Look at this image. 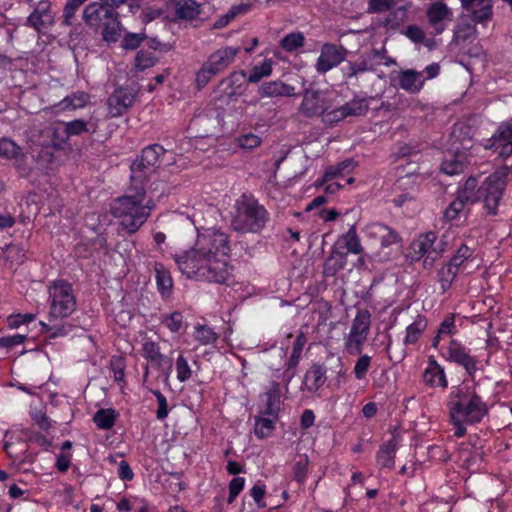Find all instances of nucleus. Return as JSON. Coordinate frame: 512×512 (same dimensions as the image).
I'll return each instance as SVG.
<instances>
[{"mask_svg": "<svg viewBox=\"0 0 512 512\" xmlns=\"http://www.w3.org/2000/svg\"><path fill=\"white\" fill-rule=\"evenodd\" d=\"M436 240V233L433 231H429L419 237L418 240L412 243V250L414 253L413 258L419 260L423 256L426 255L425 263L428 259L432 260V256H434V245Z\"/></svg>", "mask_w": 512, "mask_h": 512, "instance_id": "23", "label": "nucleus"}, {"mask_svg": "<svg viewBox=\"0 0 512 512\" xmlns=\"http://www.w3.org/2000/svg\"><path fill=\"white\" fill-rule=\"evenodd\" d=\"M371 327V314L367 309H358L352 321L351 330L368 337Z\"/></svg>", "mask_w": 512, "mask_h": 512, "instance_id": "41", "label": "nucleus"}, {"mask_svg": "<svg viewBox=\"0 0 512 512\" xmlns=\"http://www.w3.org/2000/svg\"><path fill=\"white\" fill-rule=\"evenodd\" d=\"M372 99V97H360L359 95H355L353 99L342 105L346 117L364 116L369 110V101Z\"/></svg>", "mask_w": 512, "mask_h": 512, "instance_id": "34", "label": "nucleus"}, {"mask_svg": "<svg viewBox=\"0 0 512 512\" xmlns=\"http://www.w3.org/2000/svg\"><path fill=\"white\" fill-rule=\"evenodd\" d=\"M278 415H264L255 417L254 433L257 438L264 439L272 435Z\"/></svg>", "mask_w": 512, "mask_h": 512, "instance_id": "33", "label": "nucleus"}, {"mask_svg": "<svg viewBox=\"0 0 512 512\" xmlns=\"http://www.w3.org/2000/svg\"><path fill=\"white\" fill-rule=\"evenodd\" d=\"M465 163L457 155L448 154L441 163V171L447 175H456L464 170Z\"/></svg>", "mask_w": 512, "mask_h": 512, "instance_id": "45", "label": "nucleus"}, {"mask_svg": "<svg viewBox=\"0 0 512 512\" xmlns=\"http://www.w3.org/2000/svg\"><path fill=\"white\" fill-rule=\"evenodd\" d=\"M215 75H217V73L205 62L196 73L195 83L198 89L205 87Z\"/></svg>", "mask_w": 512, "mask_h": 512, "instance_id": "60", "label": "nucleus"}, {"mask_svg": "<svg viewBox=\"0 0 512 512\" xmlns=\"http://www.w3.org/2000/svg\"><path fill=\"white\" fill-rule=\"evenodd\" d=\"M366 341L367 336L350 329L348 336L345 338L346 351L350 355L361 354Z\"/></svg>", "mask_w": 512, "mask_h": 512, "instance_id": "42", "label": "nucleus"}, {"mask_svg": "<svg viewBox=\"0 0 512 512\" xmlns=\"http://www.w3.org/2000/svg\"><path fill=\"white\" fill-rule=\"evenodd\" d=\"M305 37L301 32H292L284 36L280 41V46L286 52H294L304 45Z\"/></svg>", "mask_w": 512, "mask_h": 512, "instance_id": "48", "label": "nucleus"}, {"mask_svg": "<svg viewBox=\"0 0 512 512\" xmlns=\"http://www.w3.org/2000/svg\"><path fill=\"white\" fill-rule=\"evenodd\" d=\"M246 82L247 73L244 70L234 71L220 82L219 87H223V92L228 98H232L235 95L242 94Z\"/></svg>", "mask_w": 512, "mask_h": 512, "instance_id": "21", "label": "nucleus"}, {"mask_svg": "<svg viewBox=\"0 0 512 512\" xmlns=\"http://www.w3.org/2000/svg\"><path fill=\"white\" fill-rule=\"evenodd\" d=\"M327 109L324 97L318 91L306 90L300 105V111L306 117L321 116Z\"/></svg>", "mask_w": 512, "mask_h": 512, "instance_id": "18", "label": "nucleus"}, {"mask_svg": "<svg viewBox=\"0 0 512 512\" xmlns=\"http://www.w3.org/2000/svg\"><path fill=\"white\" fill-rule=\"evenodd\" d=\"M250 4H240L232 6L225 14L220 16L213 24L214 28L222 29L226 27L235 17L250 11Z\"/></svg>", "mask_w": 512, "mask_h": 512, "instance_id": "39", "label": "nucleus"}, {"mask_svg": "<svg viewBox=\"0 0 512 512\" xmlns=\"http://www.w3.org/2000/svg\"><path fill=\"white\" fill-rule=\"evenodd\" d=\"M175 369L177 380L181 383L187 382L193 375L191 366L189 365L187 358L182 353L179 354L176 359Z\"/></svg>", "mask_w": 512, "mask_h": 512, "instance_id": "54", "label": "nucleus"}, {"mask_svg": "<svg viewBox=\"0 0 512 512\" xmlns=\"http://www.w3.org/2000/svg\"><path fill=\"white\" fill-rule=\"evenodd\" d=\"M230 253L229 235L220 229L209 228L198 232L194 246L175 254L174 260L189 279L224 284L233 271L229 264Z\"/></svg>", "mask_w": 512, "mask_h": 512, "instance_id": "1", "label": "nucleus"}, {"mask_svg": "<svg viewBox=\"0 0 512 512\" xmlns=\"http://www.w3.org/2000/svg\"><path fill=\"white\" fill-rule=\"evenodd\" d=\"M506 175L502 172H494L485 178L477 188L474 203L482 204L483 215L486 218H494L499 215V207L506 190Z\"/></svg>", "mask_w": 512, "mask_h": 512, "instance_id": "5", "label": "nucleus"}, {"mask_svg": "<svg viewBox=\"0 0 512 512\" xmlns=\"http://www.w3.org/2000/svg\"><path fill=\"white\" fill-rule=\"evenodd\" d=\"M360 357L357 359L353 373L357 380H362L366 377L372 363V358L367 354H359Z\"/></svg>", "mask_w": 512, "mask_h": 512, "instance_id": "58", "label": "nucleus"}, {"mask_svg": "<svg viewBox=\"0 0 512 512\" xmlns=\"http://www.w3.org/2000/svg\"><path fill=\"white\" fill-rule=\"evenodd\" d=\"M272 73V61L265 59L260 65H255L247 75V82L257 83L262 78L268 77Z\"/></svg>", "mask_w": 512, "mask_h": 512, "instance_id": "46", "label": "nucleus"}, {"mask_svg": "<svg viewBox=\"0 0 512 512\" xmlns=\"http://www.w3.org/2000/svg\"><path fill=\"white\" fill-rule=\"evenodd\" d=\"M42 326V332L47 335L50 339H55L57 337H63L68 335L72 330V325L68 323L61 324H47L44 322L40 323Z\"/></svg>", "mask_w": 512, "mask_h": 512, "instance_id": "49", "label": "nucleus"}, {"mask_svg": "<svg viewBox=\"0 0 512 512\" xmlns=\"http://www.w3.org/2000/svg\"><path fill=\"white\" fill-rule=\"evenodd\" d=\"M146 39H147V35L144 32H142V33L128 32L124 35V37L122 39L121 46L125 50H135L138 47H140L142 42Z\"/></svg>", "mask_w": 512, "mask_h": 512, "instance_id": "59", "label": "nucleus"}, {"mask_svg": "<svg viewBox=\"0 0 512 512\" xmlns=\"http://www.w3.org/2000/svg\"><path fill=\"white\" fill-rule=\"evenodd\" d=\"M346 263L347 253L334 248L330 256L324 262L323 274L326 277H333L340 270L344 269Z\"/></svg>", "mask_w": 512, "mask_h": 512, "instance_id": "28", "label": "nucleus"}, {"mask_svg": "<svg viewBox=\"0 0 512 512\" xmlns=\"http://www.w3.org/2000/svg\"><path fill=\"white\" fill-rule=\"evenodd\" d=\"M261 97L291 96L294 94V87L280 81L267 82L259 89Z\"/></svg>", "mask_w": 512, "mask_h": 512, "instance_id": "32", "label": "nucleus"}, {"mask_svg": "<svg viewBox=\"0 0 512 512\" xmlns=\"http://www.w3.org/2000/svg\"><path fill=\"white\" fill-rule=\"evenodd\" d=\"M425 77L422 71L406 69L399 72L398 85L401 89L410 94H417L425 84Z\"/></svg>", "mask_w": 512, "mask_h": 512, "instance_id": "19", "label": "nucleus"}, {"mask_svg": "<svg viewBox=\"0 0 512 512\" xmlns=\"http://www.w3.org/2000/svg\"><path fill=\"white\" fill-rule=\"evenodd\" d=\"M270 222V213L254 195L243 193L231 211V228L239 234H258Z\"/></svg>", "mask_w": 512, "mask_h": 512, "instance_id": "3", "label": "nucleus"}, {"mask_svg": "<svg viewBox=\"0 0 512 512\" xmlns=\"http://www.w3.org/2000/svg\"><path fill=\"white\" fill-rule=\"evenodd\" d=\"M134 185L133 189L115 198L110 205L111 214L119 220L120 226L129 235L135 234L143 226L152 210V206L145 204V186Z\"/></svg>", "mask_w": 512, "mask_h": 512, "instance_id": "2", "label": "nucleus"}, {"mask_svg": "<svg viewBox=\"0 0 512 512\" xmlns=\"http://www.w3.org/2000/svg\"><path fill=\"white\" fill-rule=\"evenodd\" d=\"M156 61L157 58L152 52L141 49L136 54L134 66L137 70L143 71L147 68L153 67Z\"/></svg>", "mask_w": 512, "mask_h": 512, "instance_id": "55", "label": "nucleus"}, {"mask_svg": "<svg viewBox=\"0 0 512 512\" xmlns=\"http://www.w3.org/2000/svg\"><path fill=\"white\" fill-rule=\"evenodd\" d=\"M135 100V94L131 88L118 87L108 97L107 105L112 117L121 116Z\"/></svg>", "mask_w": 512, "mask_h": 512, "instance_id": "11", "label": "nucleus"}, {"mask_svg": "<svg viewBox=\"0 0 512 512\" xmlns=\"http://www.w3.org/2000/svg\"><path fill=\"white\" fill-rule=\"evenodd\" d=\"M469 204L472 203L471 201L468 200L467 196L459 195L456 193L455 199L448 205V207L444 211V219L446 221L456 220L459 217L460 213Z\"/></svg>", "mask_w": 512, "mask_h": 512, "instance_id": "37", "label": "nucleus"}, {"mask_svg": "<svg viewBox=\"0 0 512 512\" xmlns=\"http://www.w3.org/2000/svg\"><path fill=\"white\" fill-rule=\"evenodd\" d=\"M100 28H102V37L104 41L108 43L117 42L121 35L119 14H113L110 18H106Z\"/></svg>", "mask_w": 512, "mask_h": 512, "instance_id": "31", "label": "nucleus"}, {"mask_svg": "<svg viewBox=\"0 0 512 512\" xmlns=\"http://www.w3.org/2000/svg\"><path fill=\"white\" fill-rule=\"evenodd\" d=\"M160 323L164 325L170 332L178 333L183 325V314L180 311L162 314Z\"/></svg>", "mask_w": 512, "mask_h": 512, "instance_id": "47", "label": "nucleus"}, {"mask_svg": "<svg viewBox=\"0 0 512 512\" xmlns=\"http://www.w3.org/2000/svg\"><path fill=\"white\" fill-rule=\"evenodd\" d=\"M49 321L67 318L76 310V298L73 287L65 280H58L50 287Z\"/></svg>", "mask_w": 512, "mask_h": 512, "instance_id": "7", "label": "nucleus"}, {"mask_svg": "<svg viewBox=\"0 0 512 512\" xmlns=\"http://www.w3.org/2000/svg\"><path fill=\"white\" fill-rule=\"evenodd\" d=\"M347 49L332 43H325L321 47L320 55L316 62V70L325 74L329 70L342 63L347 56Z\"/></svg>", "mask_w": 512, "mask_h": 512, "instance_id": "10", "label": "nucleus"}, {"mask_svg": "<svg viewBox=\"0 0 512 512\" xmlns=\"http://www.w3.org/2000/svg\"><path fill=\"white\" fill-rule=\"evenodd\" d=\"M447 407L451 419L466 421L469 425L480 423L489 413L487 403L474 389L467 386L452 388Z\"/></svg>", "mask_w": 512, "mask_h": 512, "instance_id": "4", "label": "nucleus"}, {"mask_svg": "<svg viewBox=\"0 0 512 512\" xmlns=\"http://www.w3.org/2000/svg\"><path fill=\"white\" fill-rule=\"evenodd\" d=\"M87 0H67L63 8L62 25L69 27L74 24L76 12Z\"/></svg>", "mask_w": 512, "mask_h": 512, "instance_id": "51", "label": "nucleus"}, {"mask_svg": "<svg viewBox=\"0 0 512 512\" xmlns=\"http://www.w3.org/2000/svg\"><path fill=\"white\" fill-rule=\"evenodd\" d=\"M166 153L160 144H151L142 149L130 166L133 184L144 185L148 178L160 167L161 157Z\"/></svg>", "mask_w": 512, "mask_h": 512, "instance_id": "6", "label": "nucleus"}, {"mask_svg": "<svg viewBox=\"0 0 512 512\" xmlns=\"http://www.w3.org/2000/svg\"><path fill=\"white\" fill-rule=\"evenodd\" d=\"M327 368L324 364H312L304 374L301 390L314 394L319 391L327 381Z\"/></svg>", "mask_w": 512, "mask_h": 512, "instance_id": "13", "label": "nucleus"}, {"mask_svg": "<svg viewBox=\"0 0 512 512\" xmlns=\"http://www.w3.org/2000/svg\"><path fill=\"white\" fill-rule=\"evenodd\" d=\"M368 70H372V68L369 67L368 59L364 56H360L355 61H348L342 68V73L344 78L350 79Z\"/></svg>", "mask_w": 512, "mask_h": 512, "instance_id": "40", "label": "nucleus"}, {"mask_svg": "<svg viewBox=\"0 0 512 512\" xmlns=\"http://www.w3.org/2000/svg\"><path fill=\"white\" fill-rule=\"evenodd\" d=\"M490 141V147L499 150L500 156H510L512 154V119L502 122Z\"/></svg>", "mask_w": 512, "mask_h": 512, "instance_id": "14", "label": "nucleus"}, {"mask_svg": "<svg viewBox=\"0 0 512 512\" xmlns=\"http://www.w3.org/2000/svg\"><path fill=\"white\" fill-rule=\"evenodd\" d=\"M155 280L157 290L162 298H168L173 289V279L170 271L161 262L154 263Z\"/></svg>", "mask_w": 512, "mask_h": 512, "instance_id": "25", "label": "nucleus"}, {"mask_svg": "<svg viewBox=\"0 0 512 512\" xmlns=\"http://www.w3.org/2000/svg\"><path fill=\"white\" fill-rule=\"evenodd\" d=\"M194 337L201 345H209L217 341L218 334L207 325H198L195 327Z\"/></svg>", "mask_w": 512, "mask_h": 512, "instance_id": "53", "label": "nucleus"}, {"mask_svg": "<svg viewBox=\"0 0 512 512\" xmlns=\"http://www.w3.org/2000/svg\"><path fill=\"white\" fill-rule=\"evenodd\" d=\"M266 404L262 411L264 415H279L281 403V385L277 381H272L269 389L265 392Z\"/></svg>", "mask_w": 512, "mask_h": 512, "instance_id": "27", "label": "nucleus"}, {"mask_svg": "<svg viewBox=\"0 0 512 512\" xmlns=\"http://www.w3.org/2000/svg\"><path fill=\"white\" fill-rule=\"evenodd\" d=\"M477 187V179L474 177H469L466 179L463 186L459 187L457 190V194L467 196L468 200L471 203H474V197L476 194Z\"/></svg>", "mask_w": 512, "mask_h": 512, "instance_id": "64", "label": "nucleus"}, {"mask_svg": "<svg viewBox=\"0 0 512 512\" xmlns=\"http://www.w3.org/2000/svg\"><path fill=\"white\" fill-rule=\"evenodd\" d=\"M118 413L112 409H99L93 417V421L99 429L109 430L115 425Z\"/></svg>", "mask_w": 512, "mask_h": 512, "instance_id": "38", "label": "nucleus"}, {"mask_svg": "<svg viewBox=\"0 0 512 512\" xmlns=\"http://www.w3.org/2000/svg\"><path fill=\"white\" fill-rule=\"evenodd\" d=\"M397 451V443L391 438L379 447L376 453V462L381 469L392 470L395 466V454Z\"/></svg>", "mask_w": 512, "mask_h": 512, "instance_id": "24", "label": "nucleus"}, {"mask_svg": "<svg viewBox=\"0 0 512 512\" xmlns=\"http://www.w3.org/2000/svg\"><path fill=\"white\" fill-rule=\"evenodd\" d=\"M427 319L424 315L419 314L416 319L406 327L403 343L405 345H414L421 338L427 328Z\"/></svg>", "mask_w": 512, "mask_h": 512, "instance_id": "30", "label": "nucleus"}, {"mask_svg": "<svg viewBox=\"0 0 512 512\" xmlns=\"http://www.w3.org/2000/svg\"><path fill=\"white\" fill-rule=\"evenodd\" d=\"M152 393L156 397L158 403V408L156 410V419L162 421L166 419L169 414L167 399L159 390H153Z\"/></svg>", "mask_w": 512, "mask_h": 512, "instance_id": "63", "label": "nucleus"}, {"mask_svg": "<svg viewBox=\"0 0 512 512\" xmlns=\"http://www.w3.org/2000/svg\"><path fill=\"white\" fill-rule=\"evenodd\" d=\"M473 258V250L466 244H462L448 261V264L455 268L458 272L463 264Z\"/></svg>", "mask_w": 512, "mask_h": 512, "instance_id": "52", "label": "nucleus"}, {"mask_svg": "<svg viewBox=\"0 0 512 512\" xmlns=\"http://www.w3.org/2000/svg\"><path fill=\"white\" fill-rule=\"evenodd\" d=\"M442 356L447 362L464 368L469 376L473 377L475 375L478 360L475 356L471 355L470 349L462 344L461 341L451 339Z\"/></svg>", "mask_w": 512, "mask_h": 512, "instance_id": "8", "label": "nucleus"}, {"mask_svg": "<svg viewBox=\"0 0 512 512\" xmlns=\"http://www.w3.org/2000/svg\"><path fill=\"white\" fill-rule=\"evenodd\" d=\"M35 161L40 169H50L55 162L54 152L50 148H42L37 152Z\"/></svg>", "mask_w": 512, "mask_h": 512, "instance_id": "61", "label": "nucleus"}, {"mask_svg": "<svg viewBox=\"0 0 512 512\" xmlns=\"http://www.w3.org/2000/svg\"><path fill=\"white\" fill-rule=\"evenodd\" d=\"M456 314L449 313L445 316L442 322L439 324L437 331L443 337L445 336H454L458 333V328L455 323Z\"/></svg>", "mask_w": 512, "mask_h": 512, "instance_id": "57", "label": "nucleus"}, {"mask_svg": "<svg viewBox=\"0 0 512 512\" xmlns=\"http://www.w3.org/2000/svg\"><path fill=\"white\" fill-rule=\"evenodd\" d=\"M461 7L474 23H485L493 16V0H460Z\"/></svg>", "mask_w": 512, "mask_h": 512, "instance_id": "12", "label": "nucleus"}, {"mask_svg": "<svg viewBox=\"0 0 512 512\" xmlns=\"http://www.w3.org/2000/svg\"><path fill=\"white\" fill-rule=\"evenodd\" d=\"M458 273L459 272L448 263L438 271V282L440 283V287L443 292H446L451 288V285Z\"/></svg>", "mask_w": 512, "mask_h": 512, "instance_id": "50", "label": "nucleus"}, {"mask_svg": "<svg viewBox=\"0 0 512 512\" xmlns=\"http://www.w3.org/2000/svg\"><path fill=\"white\" fill-rule=\"evenodd\" d=\"M142 356L157 367H161L166 361V356L160 352V346L158 343L148 340L142 345Z\"/></svg>", "mask_w": 512, "mask_h": 512, "instance_id": "35", "label": "nucleus"}, {"mask_svg": "<svg viewBox=\"0 0 512 512\" xmlns=\"http://www.w3.org/2000/svg\"><path fill=\"white\" fill-rule=\"evenodd\" d=\"M52 23V16L49 9L37 7L27 18V24L36 31H41Z\"/></svg>", "mask_w": 512, "mask_h": 512, "instance_id": "36", "label": "nucleus"}, {"mask_svg": "<svg viewBox=\"0 0 512 512\" xmlns=\"http://www.w3.org/2000/svg\"><path fill=\"white\" fill-rule=\"evenodd\" d=\"M90 100L89 94L84 91H76L67 95L61 105L64 109H79L84 107Z\"/></svg>", "mask_w": 512, "mask_h": 512, "instance_id": "44", "label": "nucleus"}, {"mask_svg": "<svg viewBox=\"0 0 512 512\" xmlns=\"http://www.w3.org/2000/svg\"><path fill=\"white\" fill-rule=\"evenodd\" d=\"M347 252L359 255L363 252V247L357 235L356 227L352 225L348 231L341 236Z\"/></svg>", "mask_w": 512, "mask_h": 512, "instance_id": "43", "label": "nucleus"}, {"mask_svg": "<svg viewBox=\"0 0 512 512\" xmlns=\"http://www.w3.org/2000/svg\"><path fill=\"white\" fill-rule=\"evenodd\" d=\"M356 166L357 162L353 158H347L336 165H330L324 171L322 182H329L336 177L351 174Z\"/></svg>", "mask_w": 512, "mask_h": 512, "instance_id": "29", "label": "nucleus"}, {"mask_svg": "<svg viewBox=\"0 0 512 512\" xmlns=\"http://www.w3.org/2000/svg\"><path fill=\"white\" fill-rule=\"evenodd\" d=\"M21 152V148L11 139L0 138V157L5 159L16 158Z\"/></svg>", "mask_w": 512, "mask_h": 512, "instance_id": "56", "label": "nucleus"}, {"mask_svg": "<svg viewBox=\"0 0 512 512\" xmlns=\"http://www.w3.org/2000/svg\"><path fill=\"white\" fill-rule=\"evenodd\" d=\"M309 459L303 455L293 466L294 479L299 483H304L308 475Z\"/></svg>", "mask_w": 512, "mask_h": 512, "instance_id": "62", "label": "nucleus"}, {"mask_svg": "<svg viewBox=\"0 0 512 512\" xmlns=\"http://www.w3.org/2000/svg\"><path fill=\"white\" fill-rule=\"evenodd\" d=\"M426 17L433 35L442 34L453 20L452 10L442 1L432 2L426 9Z\"/></svg>", "mask_w": 512, "mask_h": 512, "instance_id": "9", "label": "nucleus"}, {"mask_svg": "<svg viewBox=\"0 0 512 512\" xmlns=\"http://www.w3.org/2000/svg\"><path fill=\"white\" fill-rule=\"evenodd\" d=\"M241 47L226 46L222 47L211 53L207 59L209 67L219 74L227 69L234 61L236 56L240 53Z\"/></svg>", "mask_w": 512, "mask_h": 512, "instance_id": "16", "label": "nucleus"}, {"mask_svg": "<svg viewBox=\"0 0 512 512\" xmlns=\"http://www.w3.org/2000/svg\"><path fill=\"white\" fill-rule=\"evenodd\" d=\"M168 4L175 10V15L181 20H194L201 13V4L195 0H169Z\"/></svg>", "mask_w": 512, "mask_h": 512, "instance_id": "22", "label": "nucleus"}, {"mask_svg": "<svg viewBox=\"0 0 512 512\" xmlns=\"http://www.w3.org/2000/svg\"><path fill=\"white\" fill-rule=\"evenodd\" d=\"M366 232L369 237L379 238L382 248L401 244L402 242V237L395 229L380 222L367 225Z\"/></svg>", "mask_w": 512, "mask_h": 512, "instance_id": "15", "label": "nucleus"}, {"mask_svg": "<svg viewBox=\"0 0 512 512\" xmlns=\"http://www.w3.org/2000/svg\"><path fill=\"white\" fill-rule=\"evenodd\" d=\"M111 17V12L107 11L106 8L100 2H92L88 4L84 10L82 18L84 22L91 28L98 29L105 21L106 18Z\"/></svg>", "mask_w": 512, "mask_h": 512, "instance_id": "20", "label": "nucleus"}, {"mask_svg": "<svg viewBox=\"0 0 512 512\" xmlns=\"http://www.w3.org/2000/svg\"><path fill=\"white\" fill-rule=\"evenodd\" d=\"M423 381L431 388H446L448 386L445 370L434 356L428 358L427 367L423 373Z\"/></svg>", "mask_w": 512, "mask_h": 512, "instance_id": "17", "label": "nucleus"}, {"mask_svg": "<svg viewBox=\"0 0 512 512\" xmlns=\"http://www.w3.org/2000/svg\"><path fill=\"white\" fill-rule=\"evenodd\" d=\"M96 124L91 121H85L83 119H75L69 122H63V141H66L72 136H80L84 133H95Z\"/></svg>", "mask_w": 512, "mask_h": 512, "instance_id": "26", "label": "nucleus"}]
</instances>
